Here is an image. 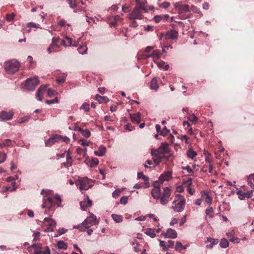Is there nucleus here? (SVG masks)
I'll return each mask as SVG.
<instances>
[{"label":"nucleus","instance_id":"1","mask_svg":"<svg viewBox=\"0 0 254 254\" xmlns=\"http://www.w3.org/2000/svg\"><path fill=\"white\" fill-rule=\"evenodd\" d=\"M41 194L43 195V208H48L49 210L54 211L56 206L59 207L62 202L60 196L57 194L54 195L53 191L50 190H42Z\"/></svg>","mask_w":254,"mask_h":254},{"label":"nucleus","instance_id":"2","mask_svg":"<svg viewBox=\"0 0 254 254\" xmlns=\"http://www.w3.org/2000/svg\"><path fill=\"white\" fill-rule=\"evenodd\" d=\"M186 199L184 196L180 194L175 195L174 200L172 203V208L177 212H182L185 208Z\"/></svg>","mask_w":254,"mask_h":254},{"label":"nucleus","instance_id":"3","mask_svg":"<svg viewBox=\"0 0 254 254\" xmlns=\"http://www.w3.org/2000/svg\"><path fill=\"white\" fill-rule=\"evenodd\" d=\"M19 63L15 59H12L4 62V67L6 72L10 74H14L19 69Z\"/></svg>","mask_w":254,"mask_h":254},{"label":"nucleus","instance_id":"4","mask_svg":"<svg viewBox=\"0 0 254 254\" xmlns=\"http://www.w3.org/2000/svg\"><path fill=\"white\" fill-rule=\"evenodd\" d=\"M91 180L87 178H84L75 182L76 185L81 190H86L92 187L90 184Z\"/></svg>","mask_w":254,"mask_h":254},{"label":"nucleus","instance_id":"5","mask_svg":"<svg viewBox=\"0 0 254 254\" xmlns=\"http://www.w3.org/2000/svg\"><path fill=\"white\" fill-rule=\"evenodd\" d=\"M39 84L38 79L36 78H29L25 81L24 87L29 91H34Z\"/></svg>","mask_w":254,"mask_h":254},{"label":"nucleus","instance_id":"6","mask_svg":"<svg viewBox=\"0 0 254 254\" xmlns=\"http://www.w3.org/2000/svg\"><path fill=\"white\" fill-rule=\"evenodd\" d=\"M171 196V190L168 187L163 188V192L160 195L159 198L160 203L164 205H166L169 201V198Z\"/></svg>","mask_w":254,"mask_h":254},{"label":"nucleus","instance_id":"7","mask_svg":"<svg viewBox=\"0 0 254 254\" xmlns=\"http://www.w3.org/2000/svg\"><path fill=\"white\" fill-rule=\"evenodd\" d=\"M143 17L141 7L136 6L129 14V18L131 20L142 19Z\"/></svg>","mask_w":254,"mask_h":254},{"label":"nucleus","instance_id":"8","mask_svg":"<svg viewBox=\"0 0 254 254\" xmlns=\"http://www.w3.org/2000/svg\"><path fill=\"white\" fill-rule=\"evenodd\" d=\"M44 224L47 226L45 232H53L56 226V222L50 218H45L44 219Z\"/></svg>","mask_w":254,"mask_h":254},{"label":"nucleus","instance_id":"9","mask_svg":"<svg viewBox=\"0 0 254 254\" xmlns=\"http://www.w3.org/2000/svg\"><path fill=\"white\" fill-rule=\"evenodd\" d=\"M98 224L99 221L97 220L96 216L92 213H90V216L82 222V225H89V227Z\"/></svg>","mask_w":254,"mask_h":254},{"label":"nucleus","instance_id":"10","mask_svg":"<svg viewBox=\"0 0 254 254\" xmlns=\"http://www.w3.org/2000/svg\"><path fill=\"white\" fill-rule=\"evenodd\" d=\"M172 172L168 171L164 172L159 176L158 182L162 184L164 181H168L172 178Z\"/></svg>","mask_w":254,"mask_h":254},{"label":"nucleus","instance_id":"11","mask_svg":"<svg viewBox=\"0 0 254 254\" xmlns=\"http://www.w3.org/2000/svg\"><path fill=\"white\" fill-rule=\"evenodd\" d=\"M13 116V112L12 111L6 112L2 111L0 112V120L5 121L11 120Z\"/></svg>","mask_w":254,"mask_h":254},{"label":"nucleus","instance_id":"12","mask_svg":"<svg viewBox=\"0 0 254 254\" xmlns=\"http://www.w3.org/2000/svg\"><path fill=\"white\" fill-rule=\"evenodd\" d=\"M161 235L163 236L164 238L175 239L177 237V233L175 230L168 228L166 233L162 234Z\"/></svg>","mask_w":254,"mask_h":254},{"label":"nucleus","instance_id":"13","mask_svg":"<svg viewBox=\"0 0 254 254\" xmlns=\"http://www.w3.org/2000/svg\"><path fill=\"white\" fill-rule=\"evenodd\" d=\"M48 85H41L37 90L36 93V98L39 101H42L43 99V92H44Z\"/></svg>","mask_w":254,"mask_h":254},{"label":"nucleus","instance_id":"14","mask_svg":"<svg viewBox=\"0 0 254 254\" xmlns=\"http://www.w3.org/2000/svg\"><path fill=\"white\" fill-rule=\"evenodd\" d=\"M58 134H53L48 139H47L45 143L46 146H51L56 142H59Z\"/></svg>","mask_w":254,"mask_h":254},{"label":"nucleus","instance_id":"15","mask_svg":"<svg viewBox=\"0 0 254 254\" xmlns=\"http://www.w3.org/2000/svg\"><path fill=\"white\" fill-rule=\"evenodd\" d=\"M159 151L161 152V154L164 158L168 159V157L166 156L165 154L169 152L168 144L166 142L162 143L159 147L158 148Z\"/></svg>","mask_w":254,"mask_h":254},{"label":"nucleus","instance_id":"16","mask_svg":"<svg viewBox=\"0 0 254 254\" xmlns=\"http://www.w3.org/2000/svg\"><path fill=\"white\" fill-rule=\"evenodd\" d=\"M85 163L90 167H94L99 164V160L96 158L89 159L87 157L84 160Z\"/></svg>","mask_w":254,"mask_h":254},{"label":"nucleus","instance_id":"17","mask_svg":"<svg viewBox=\"0 0 254 254\" xmlns=\"http://www.w3.org/2000/svg\"><path fill=\"white\" fill-rule=\"evenodd\" d=\"M92 205V201L89 199L88 196H86V198L84 201L80 202V206L82 210H85L87 207H91Z\"/></svg>","mask_w":254,"mask_h":254},{"label":"nucleus","instance_id":"18","mask_svg":"<svg viewBox=\"0 0 254 254\" xmlns=\"http://www.w3.org/2000/svg\"><path fill=\"white\" fill-rule=\"evenodd\" d=\"M253 191L252 190H251L247 192H244L242 190H240L237 192V194L238 195V197L240 199L243 200L246 197H251L253 194Z\"/></svg>","mask_w":254,"mask_h":254},{"label":"nucleus","instance_id":"19","mask_svg":"<svg viewBox=\"0 0 254 254\" xmlns=\"http://www.w3.org/2000/svg\"><path fill=\"white\" fill-rule=\"evenodd\" d=\"M42 248L41 244H33L28 248L30 252H33V254H40L42 253Z\"/></svg>","mask_w":254,"mask_h":254},{"label":"nucleus","instance_id":"20","mask_svg":"<svg viewBox=\"0 0 254 254\" xmlns=\"http://www.w3.org/2000/svg\"><path fill=\"white\" fill-rule=\"evenodd\" d=\"M178 36V32L175 30H171L168 31L166 35V39L174 40L177 39Z\"/></svg>","mask_w":254,"mask_h":254},{"label":"nucleus","instance_id":"21","mask_svg":"<svg viewBox=\"0 0 254 254\" xmlns=\"http://www.w3.org/2000/svg\"><path fill=\"white\" fill-rule=\"evenodd\" d=\"M151 194L155 199H159L161 195V190L160 187H155L151 190Z\"/></svg>","mask_w":254,"mask_h":254},{"label":"nucleus","instance_id":"22","mask_svg":"<svg viewBox=\"0 0 254 254\" xmlns=\"http://www.w3.org/2000/svg\"><path fill=\"white\" fill-rule=\"evenodd\" d=\"M106 153V147L101 145L99 147L98 149L94 151V154L98 156L102 157Z\"/></svg>","mask_w":254,"mask_h":254},{"label":"nucleus","instance_id":"23","mask_svg":"<svg viewBox=\"0 0 254 254\" xmlns=\"http://www.w3.org/2000/svg\"><path fill=\"white\" fill-rule=\"evenodd\" d=\"M131 120L133 123L139 124L141 119V114L139 112L130 115Z\"/></svg>","mask_w":254,"mask_h":254},{"label":"nucleus","instance_id":"24","mask_svg":"<svg viewBox=\"0 0 254 254\" xmlns=\"http://www.w3.org/2000/svg\"><path fill=\"white\" fill-rule=\"evenodd\" d=\"M150 88L151 90L157 91L159 88L158 83V78L157 77L153 78L150 82Z\"/></svg>","mask_w":254,"mask_h":254},{"label":"nucleus","instance_id":"25","mask_svg":"<svg viewBox=\"0 0 254 254\" xmlns=\"http://www.w3.org/2000/svg\"><path fill=\"white\" fill-rule=\"evenodd\" d=\"M206 242H210V244L206 245V247L207 248L211 249L215 245H216L218 243V240L215 239L213 238H211L210 237H207Z\"/></svg>","mask_w":254,"mask_h":254},{"label":"nucleus","instance_id":"26","mask_svg":"<svg viewBox=\"0 0 254 254\" xmlns=\"http://www.w3.org/2000/svg\"><path fill=\"white\" fill-rule=\"evenodd\" d=\"M201 197L209 205H210L211 204L212 200L208 192H204L203 193H202Z\"/></svg>","mask_w":254,"mask_h":254},{"label":"nucleus","instance_id":"27","mask_svg":"<svg viewBox=\"0 0 254 254\" xmlns=\"http://www.w3.org/2000/svg\"><path fill=\"white\" fill-rule=\"evenodd\" d=\"M196 155V152L192 148H189L187 151V157L190 159H193Z\"/></svg>","mask_w":254,"mask_h":254},{"label":"nucleus","instance_id":"28","mask_svg":"<svg viewBox=\"0 0 254 254\" xmlns=\"http://www.w3.org/2000/svg\"><path fill=\"white\" fill-rule=\"evenodd\" d=\"M67 74L65 73H61L57 77L56 81L58 84L63 83L65 81Z\"/></svg>","mask_w":254,"mask_h":254},{"label":"nucleus","instance_id":"29","mask_svg":"<svg viewBox=\"0 0 254 254\" xmlns=\"http://www.w3.org/2000/svg\"><path fill=\"white\" fill-rule=\"evenodd\" d=\"M57 248L60 250H66L67 249V245L62 240L58 241L57 244Z\"/></svg>","mask_w":254,"mask_h":254},{"label":"nucleus","instance_id":"30","mask_svg":"<svg viewBox=\"0 0 254 254\" xmlns=\"http://www.w3.org/2000/svg\"><path fill=\"white\" fill-rule=\"evenodd\" d=\"M161 55V53L158 50L153 51L152 54L147 56L146 58H149L150 57H152L153 59H158L159 58L160 56Z\"/></svg>","mask_w":254,"mask_h":254},{"label":"nucleus","instance_id":"31","mask_svg":"<svg viewBox=\"0 0 254 254\" xmlns=\"http://www.w3.org/2000/svg\"><path fill=\"white\" fill-rule=\"evenodd\" d=\"M145 234L151 238H154L156 237V233L154 229L151 228H147L145 231Z\"/></svg>","mask_w":254,"mask_h":254},{"label":"nucleus","instance_id":"32","mask_svg":"<svg viewBox=\"0 0 254 254\" xmlns=\"http://www.w3.org/2000/svg\"><path fill=\"white\" fill-rule=\"evenodd\" d=\"M66 162L64 163L65 166L69 167L71 166L72 164V158L70 155L69 152H68L66 155Z\"/></svg>","mask_w":254,"mask_h":254},{"label":"nucleus","instance_id":"33","mask_svg":"<svg viewBox=\"0 0 254 254\" xmlns=\"http://www.w3.org/2000/svg\"><path fill=\"white\" fill-rule=\"evenodd\" d=\"M248 184L254 190V174H251L248 178Z\"/></svg>","mask_w":254,"mask_h":254},{"label":"nucleus","instance_id":"34","mask_svg":"<svg viewBox=\"0 0 254 254\" xmlns=\"http://www.w3.org/2000/svg\"><path fill=\"white\" fill-rule=\"evenodd\" d=\"M180 13L190 11V6L187 4H181L179 6Z\"/></svg>","mask_w":254,"mask_h":254},{"label":"nucleus","instance_id":"35","mask_svg":"<svg viewBox=\"0 0 254 254\" xmlns=\"http://www.w3.org/2000/svg\"><path fill=\"white\" fill-rule=\"evenodd\" d=\"M112 218L116 223H121L123 221V217L116 214H112Z\"/></svg>","mask_w":254,"mask_h":254},{"label":"nucleus","instance_id":"36","mask_svg":"<svg viewBox=\"0 0 254 254\" xmlns=\"http://www.w3.org/2000/svg\"><path fill=\"white\" fill-rule=\"evenodd\" d=\"M87 50L88 48L85 45H81L77 49V51H78L79 53L82 55L86 54Z\"/></svg>","mask_w":254,"mask_h":254},{"label":"nucleus","instance_id":"37","mask_svg":"<svg viewBox=\"0 0 254 254\" xmlns=\"http://www.w3.org/2000/svg\"><path fill=\"white\" fill-rule=\"evenodd\" d=\"M31 117L30 116H25L24 117H21L18 119L16 121V123L18 124H22L25 122H28L30 119Z\"/></svg>","mask_w":254,"mask_h":254},{"label":"nucleus","instance_id":"38","mask_svg":"<svg viewBox=\"0 0 254 254\" xmlns=\"http://www.w3.org/2000/svg\"><path fill=\"white\" fill-rule=\"evenodd\" d=\"M64 38H65V40H66V44H67V45L68 46V47L72 46L73 47L77 46L76 43L72 44V39L71 38H70V37H68L67 36L65 35L64 36Z\"/></svg>","mask_w":254,"mask_h":254},{"label":"nucleus","instance_id":"39","mask_svg":"<svg viewBox=\"0 0 254 254\" xmlns=\"http://www.w3.org/2000/svg\"><path fill=\"white\" fill-rule=\"evenodd\" d=\"M229 242L225 238H223L221 239V242L220 243V246L223 249H225L229 246Z\"/></svg>","mask_w":254,"mask_h":254},{"label":"nucleus","instance_id":"40","mask_svg":"<svg viewBox=\"0 0 254 254\" xmlns=\"http://www.w3.org/2000/svg\"><path fill=\"white\" fill-rule=\"evenodd\" d=\"M58 136L59 137H58L59 142H64L66 143H67L70 140L69 138L66 136H63L62 135L58 134Z\"/></svg>","mask_w":254,"mask_h":254},{"label":"nucleus","instance_id":"41","mask_svg":"<svg viewBox=\"0 0 254 254\" xmlns=\"http://www.w3.org/2000/svg\"><path fill=\"white\" fill-rule=\"evenodd\" d=\"M213 209L212 207H209L205 210V214L206 215L209 216V217L212 218L213 217Z\"/></svg>","mask_w":254,"mask_h":254},{"label":"nucleus","instance_id":"42","mask_svg":"<svg viewBox=\"0 0 254 254\" xmlns=\"http://www.w3.org/2000/svg\"><path fill=\"white\" fill-rule=\"evenodd\" d=\"M80 110H83L85 112H89L90 110V105L87 103H84L80 107Z\"/></svg>","mask_w":254,"mask_h":254},{"label":"nucleus","instance_id":"43","mask_svg":"<svg viewBox=\"0 0 254 254\" xmlns=\"http://www.w3.org/2000/svg\"><path fill=\"white\" fill-rule=\"evenodd\" d=\"M151 155L153 157H159L162 156L161 152L159 151L158 148L157 149L152 150L151 151Z\"/></svg>","mask_w":254,"mask_h":254},{"label":"nucleus","instance_id":"44","mask_svg":"<svg viewBox=\"0 0 254 254\" xmlns=\"http://www.w3.org/2000/svg\"><path fill=\"white\" fill-rule=\"evenodd\" d=\"M163 158H164V157H163V156L152 157L153 161L154 162L156 165H158L160 163Z\"/></svg>","mask_w":254,"mask_h":254},{"label":"nucleus","instance_id":"45","mask_svg":"<svg viewBox=\"0 0 254 254\" xmlns=\"http://www.w3.org/2000/svg\"><path fill=\"white\" fill-rule=\"evenodd\" d=\"M15 16V15L13 13L7 14L6 15L5 19L8 22L11 21L14 18Z\"/></svg>","mask_w":254,"mask_h":254},{"label":"nucleus","instance_id":"46","mask_svg":"<svg viewBox=\"0 0 254 254\" xmlns=\"http://www.w3.org/2000/svg\"><path fill=\"white\" fill-rule=\"evenodd\" d=\"M81 134L86 138H88L90 135V131L88 129H83Z\"/></svg>","mask_w":254,"mask_h":254},{"label":"nucleus","instance_id":"47","mask_svg":"<svg viewBox=\"0 0 254 254\" xmlns=\"http://www.w3.org/2000/svg\"><path fill=\"white\" fill-rule=\"evenodd\" d=\"M137 178L138 179H142L145 181H147L149 180V178L147 176L144 175L142 172L137 173Z\"/></svg>","mask_w":254,"mask_h":254},{"label":"nucleus","instance_id":"48","mask_svg":"<svg viewBox=\"0 0 254 254\" xmlns=\"http://www.w3.org/2000/svg\"><path fill=\"white\" fill-rule=\"evenodd\" d=\"M46 103L47 104H52L54 103H59V99L58 97H56L54 99L50 100H46Z\"/></svg>","mask_w":254,"mask_h":254},{"label":"nucleus","instance_id":"49","mask_svg":"<svg viewBox=\"0 0 254 254\" xmlns=\"http://www.w3.org/2000/svg\"><path fill=\"white\" fill-rule=\"evenodd\" d=\"M188 119L192 123H196L197 121V118L194 114L190 115Z\"/></svg>","mask_w":254,"mask_h":254},{"label":"nucleus","instance_id":"50","mask_svg":"<svg viewBox=\"0 0 254 254\" xmlns=\"http://www.w3.org/2000/svg\"><path fill=\"white\" fill-rule=\"evenodd\" d=\"M183 246L180 242H177L175 250L177 251L180 252L182 250Z\"/></svg>","mask_w":254,"mask_h":254},{"label":"nucleus","instance_id":"51","mask_svg":"<svg viewBox=\"0 0 254 254\" xmlns=\"http://www.w3.org/2000/svg\"><path fill=\"white\" fill-rule=\"evenodd\" d=\"M56 94H57V92L55 90H53L52 89H50V88L48 89V91H47V96L48 97H51L53 95H56Z\"/></svg>","mask_w":254,"mask_h":254},{"label":"nucleus","instance_id":"52","mask_svg":"<svg viewBox=\"0 0 254 254\" xmlns=\"http://www.w3.org/2000/svg\"><path fill=\"white\" fill-rule=\"evenodd\" d=\"M160 243V246L163 248V250H166L167 249V242L164 241H162L161 240H159Z\"/></svg>","mask_w":254,"mask_h":254},{"label":"nucleus","instance_id":"53","mask_svg":"<svg viewBox=\"0 0 254 254\" xmlns=\"http://www.w3.org/2000/svg\"><path fill=\"white\" fill-rule=\"evenodd\" d=\"M27 26L29 28H38L42 29L41 27L39 26V25H37L36 23L34 22H29L27 23Z\"/></svg>","mask_w":254,"mask_h":254},{"label":"nucleus","instance_id":"54","mask_svg":"<svg viewBox=\"0 0 254 254\" xmlns=\"http://www.w3.org/2000/svg\"><path fill=\"white\" fill-rule=\"evenodd\" d=\"M121 192V191L120 190H119V189L116 190L112 193V196L114 198L118 197L120 195Z\"/></svg>","mask_w":254,"mask_h":254},{"label":"nucleus","instance_id":"55","mask_svg":"<svg viewBox=\"0 0 254 254\" xmlns=\"http://www.w3.org/2000/svg\"><path fill=\"white\" fill-rule=\"evenodd\" d=\"M66 231L67 230L65 229L64 228H60L57 231L58 235L55 236V237H57L58 236V235H62L63 234H64Z\"/></svg>","mask_w":254,"mask_h":254},{"label":"nucleus","instance_id":"56","mask_svg":"<svg viewBox=\"0 0 254 254\" xmlns=\"http://www.w3.org/2000/svg\"><path fill=\"white\" fill-rule=\"evenodd\" d=\"M158 4L160 7L164 8H168L170 5V3L167 1H164L162 3H159Z\"/></svg>","mask_w":254,"mask_h":254},{"label":"nucleus","instance_id":"57","mask_svg":"<svg viewBox=\"0 0 254 254\" xmlns=\"http://www.w3.org/2000/svg\"><path fill=\"white\" fill-rule=\"evenodd\" d=\"M40 235V233L39 232H35L33 233V241H37L39 239V236Z\"/></svg>","mask_w":254,"mask_h":254},{"label":"nucleus","instance_id":"58","mask_svg":"<svg viewBox=\"0 0 254 254\" xmlns=\"http://www.w3.org/2000/svg\"><path fill=\"white\" fill-rule=\"evenodd\" d=\"M81 144L83 146H88L89 145V142L86 139H81L79 141Z\"/></svg>","mask_w":254,"mask_h":254},{"label":"nucleus","instance_id":"59","mask_svg":"<svg viewBox=\"0 0 254 254\" xmlns=\"http://www.w3.org/2000/svg\"><path fill=\"white\" fill-rule=\"evenodd\" d=\"M128 196H124L121 198L120 202L123 204H126L127 203Z\"/></svg>","mask_w":254,"mask_h":254},{"label":"nucleus","instance_id":"60","mask_svg":"<svg viewBox=\"0 0 254 254\" xmlns=\"http://www.w3.org/2000/svg\"><path fill=\"white\" fill-rule=\"evenodd\" d=\"M132 245H136V246L133 247V250L135 252L138 253L140 251V250L138 249V246L139 245V243L135 241L132 243Z\"/></svg>","mask_w":254,"mask_h":254},{"label":"nucleus","instance_id":"61","mask_svg":"<svg viewBox=\"0 0 254 254\" xmlns=\"http://www.w3.org/2000/svg\"><path fill=\"white\" fill-rule=\"evenodd\" d=\"M106 97H102L100 95L97 94L96 95V100L98 101L99 103H102L103 100L106 99Z\"/></svg>","mask_w":254,"mask_h":254},{"label":"nucleus","instance_id":"62","mask_svg":"<svg viewBox=\"0 0 254 254\" xmlns=\"http://www.w3.org/2000/svg\"><path fill=\"white\" fill-rule=\"evenodd\" d=\"M11 144V140L9 139H6L4 140V143L3 144H0V145L2 147L3 146H10Z\"/></svg>","mask_w":254,"mask_h":254},{"label":"nucleus","instance_id":"63","mask_svg":"<svg viewBox=\"0 0 254 254\" xmlns=\"http://www.w3.org/2000/svg\"><path fill=\"white\" fill-rule=\"evenodd\" d=\"M80 225V228H79V230L81 232L85 231L86 229H87L89 227V225H83L82 224V223Z\"/></svg>","mask_w":254,"mask_h":254},{"label":"nucleus","instance_id":"64","mask_svg":"<svg viewBox=\"0 0 254 254\" xmlns=\"http://www.w3.org/2000/svg\"><path fill=\"white\" fill-rule=\"evenodd\" d=\"M40 254H51L49 248L48 246L46 247L45 250L43 251H42V253Z\"/></svg>","mask_w":254,"mask_h":254}]
</instances>
